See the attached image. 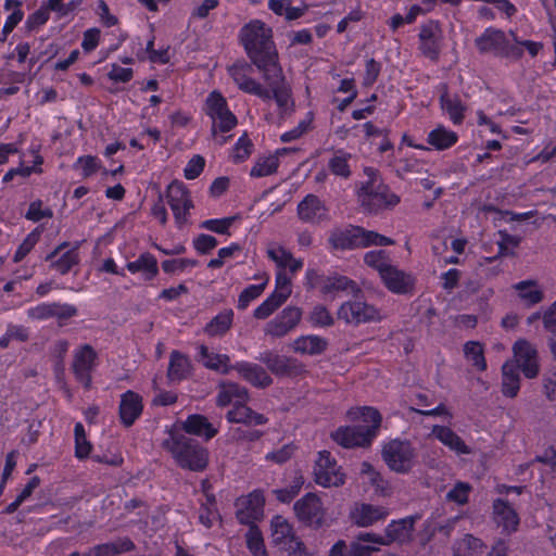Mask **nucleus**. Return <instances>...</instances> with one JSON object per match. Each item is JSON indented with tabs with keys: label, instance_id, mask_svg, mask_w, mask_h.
Instances as JSON below:
<instances>
[{
	"label": "nucleus",
	"instance_id": "36",
	"mask_svg": "<svg viewBox=\"0 0 556 556\" xmlns=\"http://www.w3.org/2000/svg\"><path fill=\"white\" fill-rule=\"evenodd\" d=\"M199 354L201 356L202 364L212 370L226 374L229 370V357L225 354L211 353L205 345L199 348Z\"/></svg>",
	"mask_w": 556,
	"mask_h": 556
},
{
	"label": "nucleus",
	"instance_id": "3",
	"mask_svg": "<svg viewBox=\"0 0 556 556\" xmlns=\"http://www.w3.org/2000/svg\"><path fill=\"white\" fill-rule=\"evenodd\" d=\"M162 447L167 451L181 469L202 472L208 466L210 452L198 440L179 431L170 430Z\"/></svg>",
	"mask_w": 556,
	"mask_h": 556
},
{
	"label": "nucleus",
	"instance_id": "61",
	"mask_svg": "<svg viewBox=\"0 0 556 556\" xmlns=\"http://www.w3.org/2000/svg\"><path fill=\"white\" fill-rule=\"evenodd\" d=\"M199 262L193 258L165 260L162 262V269L166 274H174L177 270H184L187 267L198 266Z\"/></svg>",
	"mask_w": 556,
	"mask_h": 556
},
{
	"label": "nucleus",
	"instance_id": "60",
	"mask_svg": "<svg viewBox=\"0 0 556 556\" xmlns=\"http://www.w3.org/2000/svg\"><path fill=\"white\" fill-rule=\"evenodd\" d=\"M42 201L36 200L29 204L28 211L25 214V218L31 222H39L43 218H51L53 216V212L51 208L42 210Z\"/></svg>",
	"mask_w": 556,
	"mask_h": 556
},
{
	"label": "nucleus",
	"instance_id": "37",
	"mask_svg": "<svg viewBox=\"0 0 556 556\" xmlns=\"http://www.w3.org/2000/svg\"><path fill=\"white\" fill-rule=\"evenodd\" d=\"M457 135L455 131L448 130L443 126H438L428 135V143L437 150H445L451 148L457 142Z\"/></svg>",
	"mask_w": 556,
	"mask_h": 556
},
{
	"label": "nucleus",
	"instance_id": "44",
	"mask_svg": "<svg viewBox=\"0 0 556 556\" xmlns=\"http://www.w3.org/2000/svg\"><path fill=\"white\" fill-rule=\"evenodd\" d=\"M245 380L258 388H266L273 382L266 370L256 364H245Z\"/></svg>",
	"mask_w": 556,
	"mask_h": 556
},
{
	"label": "nucleus",
	"instance_id": "33",
	"mask_svg": "<svg viewBox=\"0 0 556 556\" xmlns=\"http://www.w3.org/2000/svg\"><path fill=\"white\" fill-rule=\"evenodd\" d=\"M191 364L189 358L179 351H172L167 369V377L170 381H181L190 374Z\"/></svg>",
	"mask_w": 556,
	"mask_h": 556
},
{
	"label": "nucleus",
	"instance_id": "14",
	"mask_svg": "<svg viewBox=\"0 0 556 556\" xmlns=\"http://www.w3.org/2000/svg\"><path fill=\"white\" fill-rule=\"evenodd\" d=\"M477 48L482 52H492L495 55L519 58L521 49L517 37H477Z\"/></svg>",
	"mask_w": 556,
	"mask_h": 556
},
{
	"label": "nucleus",
	"instance_id": "47",
	"mask_svg": "<svg viewBox=\"0 0 556 556\" xmlns=\"http://www.w3.org/2000/svg\"><path fill=\"white\" fill-rule=\"evenodd\" d=\"M464 353L475 367L483 371L486 369V362L483 355L482 344L477 341H469L464 345Z\"/></svg>",
	"mask_w": 556,
	"mask_h": 556
},
{
	"label": "nucleus",
	"instance_id": "54",
	"mask_svg": "<svg viewBox=\"0 0 556 556\" xmlns=\"http://www.w3.org/2000/svg\"><path fill=\"white\" fill-rule=\"evenodd\" d=\"M304 481L303 478L295 477L292 483L282 489H276L273 493L276 495V498L281 503H290L301 491Z\"/></svg>",
	"mask_w": 556,
	"mask_h": 556
},
{
	"label": "nucleus",
	"instance_id": "5",
	"mask_svg": "<svg viewBox=\"0 0 556 556\" xmlns=\"http://www.w3.org/2000/svg\"><path fill=\"white\" fill-rule=\"evenodd\" d=\"M203 111L212 121L211 135L214 138L217 131L227 132L238 124L236 115L228 108L226 98L217 90L208 93Z\"/></svg>",
	"mask_w": 556,
	"mask_h": 556
},
{
	"label": "nucleus",
	"instance_id": "6",
	"mask_svg": "<svg viewBox=\"0 0 556 556\" xmlns=\"http://www.w3.org/2000/svg\"><path fill=\"white\" fill-rule=\"evenodd\" d=\"M270 536L273 544L288 555L308 556L305 544L295 534L292 525L281 515L271 518Z\"/></svg>",
	"mask_w": 556,
	"mask_h": 556
},
{
	"label": "nucleus",
	"instance_id": "18",
	"mask_svg": "<svg viewBox=\"0 0 556 556\" xmlns=\"http://www.w3.org/2000/svg\"><path fill=\"white\" fill-rule=\"evenodd\" d=\"M389 516V509L381 505L356 503L350 511L351 521L358 527H370L384 520Z\"/></svg>",
	"mask_w": 556,
	"mask_h": 556
},
{
	"label": "nucleus",
	"instance_id": "55",
	"mask_svg": "<svg viewBox=\"0 0 556 556\" xmlns=\"http://www.w3.org/2000/svg\"><path fill=\"white\" fill-rule=\"evenodd\" d=\"M394 243L393 239L362 227V248L369 245L386 247Z\"/></svg>",
	"mask_w": 556,
	"mask_h": 556
},
{
	"label": "nucleus",
	"instance_id": "50",
	"mask_svg": "<svg viewBox=\"0 0 556 556\" xmlns=\"http://www.w3.org/2000/svg\"><path fill=\"white\" fill-rule=\"evenodd\" d=\"M364 262L367 266L376 269L379 275L391 265L389 255L383 250L367 252L364 256Z\"/></svg>",
	"mask_w": 556,
	"mask_h": 556
},
{
	"label": "nucleus",
	"instance_id": "57",
	"mask_svg": "<svg viewBox=\"0 0 556 556\" xmlns=\"http://www.w3.org/2000/svg\"><path fill=\"white\" fill-rule=\"evenodd\" d=\"M296 446L293 443H288L277 451L267 453L265 459L278 465L287 463L294 454Z\"/></svg>",
	"mask_w": 556,
	"mask_h": 556
},
{
	"label": "nucleus",
	"instance_id": "34",
	"mask_svg": "<svg viewBox=\"0 0 556 556\" xmlns=\"http://www.w3.org/2000/svg\"><path fill=\"white\" fill-rule=\"evenodd\" d=\"M520 389L519 370L514 362L502 366V392L505 396L515 397Z\"/></svg>",
	"mask_w": 556,
	"mask_h": 556
},
{
	"label": "nucleus",
	"instance_id": "43",
	"mask_svg": "<svg viewBox=\"0 0 556 556\" xmlns=\"http://www.w3.org/2000/svg\"><path fill=\"white\" fill-rule=\"evenodd\" d=\"M351 159L350 153H345L342 150L337 151L328 162V167L331 173L342 178H349L351 176V169L349 160Z\"/></svg>",
	"mask_w": 556,
	"mask_h": 556
},
{
	"label": "nucleus",
	"instance_id": "9",
	"mask_svg": "<svg viewBox=\"0 0 556 556\" xmlns=\"http://www.w3.org/2000/svg\"><path fill=\"white\" fill-rule=\"evenodd\" d=\"M291 278L286 271L279 270L276 275L275 291L254 311V317L265 319L280 307L291 295Z\"/></svg>",
	"mask_w": 556,
	"mask_h": 556
},
{
	"label": "nucleus",
	"instance_id": "25",
	"mask_svg": "<svg viewBox=\"0 0 556 556\" xmlns=\"http://www.w3.org/2000/svg\"><path fill=\"white\" fill-rule=\"evenodd\" d=\"M494 520L502 532L507 535L515 532L519 525V517L508 502L497 498L493 503Z\"/></svg>",
	"mask_w": 556,
	"mask_h": 556
},
{
	"label": "nucleus",
	"instance_id": "46",
	"mask_svg": "<svg viewBox=\"0 0 556 556\" xmlns=\"http://www.w3.org/2000/svg\"><path fill=\"white\" fill-rule=\"evenodd\" d=\"M84 1L85 0H71L65 3L64 0H48L47 3L48 9L54 12L58 17L66 18L73 16Z\"/></svg>",
	"mask_w": 556,
	"mask_h": 556
},
{
	"label": "nucleus",
	"instance_id": "42",
	"mask_svg": "<svg viewBox=\"0 0 556 556\" xmlns=\"http://www.w3.org/2000/svg\"><path fill=\"white\" fill-rule=\"evenodd\" d=\"M3 7L5 11L10 12L3 25V33L10 34L24 17L22 2L20 0H5Z\"/></svg>",
	"mask_w": 556,
	"mask_h": 556
},
{
	"label": "nucleus",
	"instance_id": "11",
	"mask_svg": "<svg viewBox=\"0 0 556 556\" xmlns=\"http://www.w3.org/2000/svg\"><path fill=\"white\" fill-rule=\"evenodd\" d=\"M298 519L308 527L320 528L325 521V509L320 498L314 493H307L294 503Z\"/></svg>",
	"mask_w": 556,
	"mask_h": 556
},
{
	"label": "nucleus",
	"instance_id": "13",
	"mask_svg": "<svg viewBox=\"0 0 556 556\" xmlns=\"http://www.w3.org/2000/svg\"><path fill=\"white\" fill-rule=\"evenodd\" d=\"M260 359L278 377L296 378L307 372L306 366L294 357L265 352Z\"/></svg>",
	"mask_w": 556,
	"mask_h": 556
},
{
	"label": "nucleus",
	"instance_id": "19",
	"mask_svg": "<svg viewBox=\"0 0 556 556\" xmlns=\"http://www.w3.org/2000/svg\"><path fill=\"white\" fill-rule=\"evenodd\" d=\"M298 215L302 222L319 225L329 220L328 210L315 194L306 195L298 205Z\"/></svg>",
	"mask_w": 556,
	"mask_h": 556
},
{
	"label": "nucleus",
	"instance_id": "15",
	"mask_svg": "<svg viewBox=\"0 0 556 556\" xmlns=\"http://www.w3.org/2000/svg\"><path fill=\"white\" fill-rule=\"evenodd\" d=\"M97 352L90 344L81 345L74 354L72 364L73 372L76 379L84 384L86 389L91 384V370L96 365Z\"/></svg>",
	"mask_w": 556,
	"mask_h": 556
},
{
	"label": "nucleus",
	"instance_id": "23",
	"mask_svg": "<svg viewBox=\"0 0 556 556\" xmlns=\"http://www.w3.org/2000/svg\"><path fill=\"white\" fill-rule=\"evenodd\" d=\"M328 242L332 249L341 251L362 248V227L349 226L345 229H334Z\"/></svg>",
	"mask_w": 556,
	"mask_h": 556
},
{
	"label": "nucleus",
	"instance_id": "38",
	"mask_svg": "<svg viewBox=\"0 0 556 556\" xmlns=\"http://www.w3.org/2000/svg\"><path fill=\"white\" fill-rule=\"evenodd\" d=\"M233 313L231 309H225L216 315L206 326L204 332L210 337H218L226 333L232 324Z\"/></svg>",
	"mask_w": 556,
	"mask_h": 556
},
{
	"label": "nucleus",
	"instance_id": "20",
	"mask_svg": "<svg viewBox=\"0 0 556 556\" xmlns=\"http://www.w3.org/2000/svg\"><path fill=\"white\" fill-rule=\"evenodd\" d=\"M380 278L387 289L395 294L410 293L415 286V279L412 275L399 269L392 264L383 270Z\"/></svg>",
	"mask_w": 556,
	"mask_h": 556
},
{
	"label": "nucleus",
	"instance_id": "4",
	"mask_svg": "<svg viewBox=\"0 0 556 556\" xmlns=\"http://www.w3.org/2000/svg\"><path fill=\"white\" fill-rule=\"evenodd\" d=\"M366 180L361 182L357 191L361 205L369 213H379L392 208L400 202V197L391 192L382 182L379 173L372 167H365Z\"/></svg>",
	"mask_w": 556,
	"mask_h": 556
},
{
	"label": "nucleus",
	"instance_id": "8",
	"mask_svg": "<svg viewBox=\"0 0 556 556\" xmlns=\"http://www.w3.org/2000/svg\"><path fill=\"white\" fill-rule=\"evenodd\" d=\"M355 299L340 305L337 312L339 319L345 324L358 326L361 324L376 323L382 319L381 311L354 295Z\"/></svg>",
	"mask_w": 556,
	"mask_h": 556
},
{
	"label": "nucleus",
	"instance_id": "24",
	"mask_svg": "<svg viewBox=\"0 0 556 556\" xmlns=\"http://www.w3.org/2000/svg\"><path fill=\"white\" fill-rule=\"evenodd\" d=\"M142 409V397L138 393L128 390L122 394L118 413L125 427L132 426L141 415Z\"/></svg>",
	"mask_w": 556,
	"mask_h": 556
},
{
	"label": "nucleus",
	"instance_id": "27",
	"mask_svg": "<svg viewBox=\"0 0 556 556\" xmlns=\"http://www.w3.org/2000/svg\"><path fill=\"white\" fill-rule=\"evenodd\" d=\"M266 253L279 270L285 271L286 268H289L294 274L303 267L302 260L294 258L289 250L276 242L268 243Z\"/></svg>",
	"mask_w": 556,
	"mask_h": 556
},
{
	"label": "nucleus",
	"instance_id": "35",
	"mask_svg": "<svg viewBox=\"0 0 556 556\" xmlns=\"http://www.w3.org/2000/svg\"><path fill=\"white\" fill-rule=\"evenodd\" d=\"M265 496L262 490H254L245 496V523L260 521L264 518Z\"/></svg>",
	"mask_w": 556,
	"mask_h": 556
},
{
	"label": "nucleus",
	"instance_id": "62",
	"mask_svg": "<svg viewBox=\"0 0 556 556\" xmlns=\"http://www.w3.org/2000/svg\"><path fill=\"white\" fill-rule=\"evenodd\" d=\"M54 303H41L37 306L30 307L27 311V316L34 320H45L53 317Z\"/></svg>",
	"mask_w": 556,
	"mask_h": 556
},
{
	"label": "nucleus",
	"instance_id": "28",
	"mask_svg": "<svg viewBox=\"0 0 556 556\" xmlns=\"http://www.w3.org/2000/svg\"><path fill=\"white\" fill-rule=\"evenodd\" d=\"M126 268L131 274L140 273L144 281H151L159 275L157 260L150 252H143L136 261L128 262Z\"/></svg>",
	"mask_w": 556,
	"mask_h": 556
},
{
	"label": "nucleus",
	"instance_id": "41",
	"mask_svg": "<svg viewBox=\"0 0 556 556\" xmlns=\"http://www.w3.org/2000/svg\"><path fill=\"white\" fill-rule=\"evenodd\" d=\"M268 8L276 15L285 16L288 21L298 20L304 14V10L293 7L291 0H268Z\"/></svg>",
	"mask_w": 556,
	"mask_h": 556
},
{
	"label": "nucleus",
	"instance_id": "53",
	"mask_svg": "<svg viewBox=\"0 0 556 556\" xmlns=\"http://www.w3.org/2000/svg\"><path fill=\"white\" fill-rule=\"evenodd\" d=\"M50 12L51 10L48 9V3H46L29 14L25 23L26 29L28 31H38L48 22Z\"/></svg>",
	"mask_w": 556,
	"mask_h": 556
},
{
	"label": "nucleus",
	"instance_id": "40",
	"mask_svg": "<svg viewBox=\"0 0 556 556\" xmlns=\"http://www.w3.org/2000/svg\"><path fill=\"white\" fill-rule=\"evenodd\" d=\"M242 389L238 383L231 381H222L219 383V392L216 399V404L220 407L227 406L232 403L233 400L241 401Z\"/></svg>",
	"mask_w": 556,
	"mask_h": 556
},
{
	"label": "nucleus",
	"instance_id": "21",
	"mask_svg": "<svg viewBox=\"0 0 556 556\" xmlns=\"http://www.w3.org/2000/svg\"><path fill=\"white\" fill-rule=\"evenodd\" d=\"M416 516H408L400 520H393L384 530L383 541L386 545L391 543L404 544L412 540Z\"/></svg>",
	"mask_w": 556,
	"mask_h": 556
},
{
	"label": "nucleus",
	"instance_id": "16",
	"mask_svg": "<svg viewBox=\"0 0 556 556\" xmlns=\"http://www.w3.org/2000/svg\"><path fill=\"white\" fill-rule=\"evenodd\" d=\"M302 318V309L296 306H287L266 325V333L274 338H281L293 330Z\"/></svg>",
	"mask_w": 556,
	"mask_h": 556
},
{
	"label": "nucleus",
	"instance_id": "31",
	"mask_svg": "<svg viewBox=\"0 0 556 556\" xmlns=\"http://www.w3.org/2000/svg\"><path fill=\"white\" fill-rule=\"evenodd\" d=\"M339 291L351 292L353 295H359L362 293L357 283L346 276L333 274L325 278L321 287V293L329 294Z\"/></svg>",
	"mask_w": 556,
	"mask_h": 556
},
{
	"label": "nucleus",
	"instance_id": "51",
	"mask_svg": "<svg viewBox=\"0 0 556 556\" xmlns=\"http://www.w3.org/2000/svg\"><path fill=\"white\" fill-rule=\"evenodd\" d=\"M278 159L276 156H265L257 160L251 168L250 175L252 177L268 176L277 170Z\"/></svg>",
	"mask_w": 556,
	"mask_h": 556
},
{
	"label": "nucleus",
	"instance_id": "58",
	"mask_svg": "<svg viewBox=\"0 0 556 556\" xmlns=\"http://www.w3.org/2000/svg\"><path fill=\"white\" fill-rule=\"evenodd\" d=\"M218 244L215 237L206 233H200L193 239V248L200 254H210Z\"/></svg>",
	"mask_w": 556,
	"mask_h": 556
},
{
	"label": "nucleus",
	"instance_id": "2",
	"mask_svg": "<svg viewBox=\"0 0 556 556\" xmlns=\"http://www.w3.org/2000/svg\"><path fill=\"white\" fill-rule=\"evenodd\" d=\"M348 416L358 424L339 427L331 432V439L345 448L369 446L381 425L380 413L374 407L365 406L350 409Z\"/></svg>",
	"mask_w": 556,
	"mask_h": 556
},
{
	"label": "nucleus",
	"instance_id": "29",
	"mask_svg": "<svg viewBox=\"0 0 556 556\" xmlns=\"http://www.w3.org/2000/svg\"><path fill=\"white\" fill-rule=\"evenodd\" d=\"M327 348L328 341L316 334L301 336L291 344V349L295 353L311 356L323 354Z\"/></svg>",
	"mask_w": 556,
	"mask_h": 556
},
{
	"label": "nucleus",
	"instance_id": "48",
	"mask_svg": "<svg viewBox=\"0 0 556 556\" xmlns=\"http://www.w3.org/2000/svg\"><path fill=\"white\" fill-rule=\"evenodd\" d=\"M78 245L63 253L58 260L52 261L51 267L59 271L61 275L67 274L72 267L79 262Z\"/></svg>",
	"mask_w": 556,
	"mask_h": 556
},
{
	"label": "nucleus",
	"instance_id": "59",
	"mask_svg": "<svg viewBox=\"0 0 556 556\" xmlns=\"http://www.w3.org/2000/svg\"><path fill=\"white\" fill-rule=\"evenodd\" d=\"M205 166V160L202 155H193L189 162L187 163V166L184 169V176L188 180H192L198 178L201 173L203 172Z\"/></svg>",
	"mask_w": 556,
	"mask_h": 556
},
{
	"label": "nucleus",
	"instance_id": "63",
	"mask_svg": "<svg viewBox=\"0 0 556 556\" xmlns=\"http://www.w3.org/2000/svg\"><path fill=\"white\" fill-rule=\"evenodd\" d=\"M419 49L431 60H437L440 51L438 37H420Z\"/></svg>",
	"mask_w": 556,
	"mask_h": 556
},
{
	"label": "nucleus",
	"instance_id": "45",
	"mask_svg": "<svg viewBox=\"0 0 556 556\" xmlns=\"http://www.w3.org/2000/svg\"><path fill=\"white\" fill-rule=\"evenodd\" d=\"M240 218V214H236L220 219H206L200 224V228L218 235H230L229 228Z\"/></svg>",
	"mask_w": 556,
	"mask_h": 556
},
{
	"label": "nucleus",
	"instance_id": "30",
	"mask_svg": "<svg viewBox=\"0 0 556 556\" xmlns=\"http://www.w3.org/2000/svg\"><path fill=\"white\" fill-rule=\"evenodd\" d=\"M431 433L442 444L456 452L457 454L471 453V450L466 445L463 439L448 427L435 425L433 426Z\"/></svg>",
	"mask_w": 556,
	"mask_h": 556
},
{
	"label": "nucleus",
	"instance_id": "12",
	"mask_svg": "<svg viewBox=\"0 0 556 556\" xmlns=\"http://www.w3.org/2000/svg\"><path fill=\"white\" fill-rule=\"evenodd\" d=\"M166 198L176 224L181 227L187 223L189 211L193 207L189 190L184 182L174 180L167 187Z\"/></svg>",
	"mask_w": 556,
	"mask_h": 556
},
{
	"label": "nucleus",
	"instance_id": "7",
	"mask_svg": "<svg viewBox=\"0 0 556 556\" xmlns=\"http://www.w3.org/2000/svg\"><path fill=\"white\" fill-rule=\"evenodd\" d=\"M382 458L397 473H407L415 464L416 453L409 441L391 440L382 448Z\"/></svg>",
	"mask_w": 556,
	"mask_h": 556
},
{
	"label": "nucleus",
	"instance_id": "26",
	"mask_svg": "<svg viewBox=\"0 0 556 556\" xmlns=\"http://www.w3.org/2000/svg\"><path fill=\"white\" fill-rule=\"evenodd\" d=\"M181 430L184 434H191L200 438H204L205 441L213 439L218 430L211 424L206 416L200 414H192L181 424Z\"/></svg>",
	"mask_w": 556,
	"mask_h": 556
},
{
	"label": "nucleus",
	"instance_id": "39",
	"mask_svg": "<svg viewBox=\"0 0 556 556\" xmlns=\"http://www.w3.org/2000/svg\"><path fill=\"white\" fill-rule=\"evenodd\" d=\"M245 543L253 556H268L262 531L253 522L249 525L245 533Z\"/></svg>",
	"mask_w": 556,
	"mask_h": 556
},
{
	"label": "nucleus",
	"instance_id": "17",
	"mask_svg": "<svg viewBox=\"0 0 556 556\" xmlns=\"http://www.w3.org/2000/svg\"><path fill=\"white\" fill-rule=\"evenodd\" d=\"M513 350L518 370L529 379L535 378L539 374L536 349L527 340H518Z\"/></svg>",
	"mask_w": 556,
	"mask_h": 556
},
{
	"label": "nucleus",
	"instance_id": "1",
	"mask_svg": "<svg viewBox=\"0 0 556 556\" xmlns=\"http://www.w3.org/2000/svg\"><path fill=\"white\" fill-rule=\"evenodd\" d=\"M245 50L252 63L263 73V78L268 88L263 87L252 78L245 77V92L253 93L263 100L274 98L281 113L292 110L290 89L285 83L282 70L278 64V54L271 37H254Z\"/></svg>",
	"mask_w": 556,
	"mask_h": 556
},
{
	"label": "nucleus",
	"instance_id": "32",
	"mask_svg": "<svg viewBox=\"0 0 556 556\" xmlns=\"http://www.w3.org/2000/svg\"><path fill=\"white\" fill-rule=\"evenodd\" d=\"M520 300L527 307H532L544 300V293L539 288L536 280H522L514 285Z\"/></svg>",
	"mask_w": 556,
	"mask_h": 556
},
{
	"label": "nucleus",
	"instance_id": "22",
	"mask_svg": "<svg viewBox=\"0 0 556 556\" xmlns=\"http://www.w3.org/2000/svg\"><path fill=\"white\" fill-rule=\"evenodd\" d=\"M438 90L440 92V104L442 111L448 115L450 119L454 124H462L465 118L467 108L462 102L459 96L456 93H450L446 84H440Z\"/></svg>",
	"mask_w": 556,
	"mask_h": 556
},
{
	"label": "nucleus",
	"instance_id": "10",
	"mask_svg": "<svg viewBox=\"0 0 556 556\" xmlns=\"http://www.w3.org/2000/svg\"><path fill=\"white\" fill-rule=\"evenodd\" d=\"M315 482L324 488L340 486L344 484V473L338 466L330 452L321 451L318 453L314 467Z\"/></svg>",
	"mask_w": 556,
	"mask_h": 556
},
{
	"label": "nucleus",
	"instance_id": "56",
	"mask_svg": "<svg viewBox=\"0 0 556 556\" xmlns=\"http://www.w3.org/2000/svg\"><path fill=\"white\" fill-rule=\"evenodd\" d=\"M471 485L467 482H457L446 494V500L464 505L468 502Z\"/></svg>",
	"mask_w": 556,
	"mask_h": 556
},
{
	"label": "nucleus",
	"instance_id": "64",
	"mask_svg": "<svg viewBox=\"0 0 556 556\" xmlns=\"http://www.w3.org/2000/svg\"><path fill=\"white\" fill-rule=\"evenodd\" d=\"M543 326L547 332L556 334V301L542 315Z\"/></svg>",
	"mask_w": 556,
	"mask_h": 556
},
{
	"label": "nucleus",
	"instance_id": "52",
	"mask_svg": "<svg viewBox=\"0 0 556 556\" xmlns=\"http://www.w3.org/2000/svg\"><path fill=\"white\" fill-rule=\"evenodd\" d=\"M41 235L39 227L29 232L14 253L13 262L20 263L37 244Z\"/></svg>",
	"mask_w": 556,
	"mask_h": 556
},
{
	"label": "nucleus",
	"instance_id": "49",
	"mask_svg": "<svg viewBox=\"0 0 556 556\" xmlns=\"http://www.w3.org/2000/svg\"><path fill=\"white\" fill-rule=\"evenodd\" d=\"M307 320L314 327H331L334 324V319L327 307L323 304L315 305L308 313Z\"/></svg>",
	"mask_w": 556,
	"mask_h": 556
}]
</instances>
